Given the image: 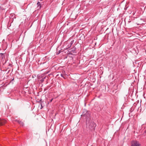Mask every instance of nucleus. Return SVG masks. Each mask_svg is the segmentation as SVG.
I'll return each mask as SVG.
<instances>
[{
  "label": "nucleus",
  "mask_w": 146,
  "mask_h": 146,
  "mask_svg": "<svg viewBox=\"0 0 146 146\" xmlns=\"http://www.w3.org/2000/svg\"><path fill=\"white\" fill-rule=\"evenodd\" d=\"M140 144L136 141H133L131 142V146H140Z\"/></svg>",
  "instance_id": "1"
},
{
  "label": "nucleus",
  "mask_w": 146,
  "mask_h": 146,
  "mask_svg": "<svg viewBox=\"0 0 146 146\" xmlns=\"http://www.w3.org/2000/svg\"><path fill=\"white\" fill-rule=\"evenodd\" d=\"M96 126V124L94 122H92L90 125V127H92V129L93 130H94L95 129Z\"/></svg>",
  "instance_id": "2"
},
{
  "label": "nucleus",
  "mask_w": 146,
  "mask_h": 146,
  "mask_svg": "<svg viewBox=\"0 0 146 146\" xmlns=\"http://www.w3.org/2000/svg\"><path fill=\"white\" fill-rule=\"evenodd\" d=\"M6 121L5 120L0 119V125H2L4 124Z\"/></svg>",
  "instance_id": "3"
},
{
  "label": "nucleus",
  "mask_w": 146,
  "mask_h": 146,
  "mask_svg": "<svg viewBox=\"0 0 146 146\" xmlns=\"http://www.w3.org/2000/svg\"><path fill=\"white\" fill-rule=\"evenodd\" d=\"M37 5H38V7H39V9H40L41 7L40 3L39 2H38L37 3Z\"/></svg>",
  "instance_id": "4"
},
{
  "label": "nucleus",
  "mask_w": 146,
  "mask_h": 146,
  "mask_svg": "<svg viewBox=\"0 0 146 146\" xmlns=\"http://www.w3.org/2000/svg\"><path fill=\"white\" fill-rule=\"evenodd\" d=\"M45 78H43L40 80V82H43L44 81V79Z\"/></svg>",
  "instance_id": "5"
},
{
  "label": "nucleus",
  "mask_w": 146,
  "mask_h": 146,
  "mask_svg": "<svg viewBox=\"0 0 146 146\" xmlns=\"http://www.w3.org/2000/svg\"><path fill=\"white\" fill-rule=\"evenodd\" d=\"M17 121H18V122H19V124H21V125H22V124H23V123H21V122H19V121H17Z\"/></svg>",
  "instance_id": "6"
},
{
  "label": "nucleus",
  "mask_w": 146,
  "mask_h": 146,
  "mask_svg": "<svg viewBox=\"0 0 146 146\" xmlns=\"http://www.w3.org/2000/svg\"><path fill=\"white\" fill-rule=\"evenodd\" d=\"M53 99H52L51 100H50V102H51L52 100Z\"/></svg>",
  "instance_id": "7"
}]
</instances>
